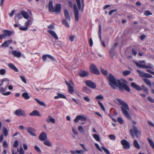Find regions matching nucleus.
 <instances>
[{
    "mask_svg": "<svg viewBox=\"0 0 154 154\" xmlns=\"http://www.w3.org/2000/svg\"><path fill=\"white\" fill-rule=\"evenodd\" d=\"M107 79L109 82V85L112 88L115 89L116 88L119 87L121 91L124 90L125 88L127 91H130V88L128 85L122 84L120 80L116 79L112 74H109Z\"/></svg>",
    "mask_w": 154,
    "mask_h": 154,
    "instance_id": "obj_1",
    "label": "nucleus"
},
{
    "mask_svg": "<svg viewBox=\"0 0 154 154\" xmlns=\"http://www.w3.org/2000/svg\"><path fill=\"white\" fill-rule=\"evenodd\" d=\"M116 100L118 101L122 106L121 107V109L122 113L129 120L131 119V117L128 112L129 109L128 104L123 101L119 98L116 99Z\"/></svg>",
    "mask_w": 154,
    "mask_h": 154,
    "instance_id": "obj_2",
    "label": "nucleus"
},
{
    "mask_svg": "<svg viewBox=\"0 0 154 154\" xmlns=\"http://www.w3.org/2000/svg\"><path fill=\"white\" fill-rule=\"evenodd\" d=\"M132 126L133 129L130 130V134L132 137H134L135 135L137 137H139L140 135V132L138 130L137 127L134 125H133Z\"/></svg>",
    "mask_w": 154,
    "mask_h": 154,
    "instance_id": "obj_3",
    "label": "nucleus"
},
{
    "mask_svg": "<svg viewBox=\"0 0 154 154\" xmlns=\"http://www.w3.org/2000/svg\"><path fill=\"white\" fill-rule=\"evenodd\" d=\"M90 70L91 72L96 75H98L100 72L96 66L94 64H91L90 67Z\"/></svg>",
    "mask_w": 154,
    "mask_h": 154,
    "instance_id": "obj_4",
    "label": "nucleus"
},
{
    "mask_svg": "<svg viewBox=\"0 0 154 154\" xmlns=\"http://www.w3.org/2000/svg\"><path fill=\"white\" fill-rule=\"evenodd\" d=\"M26 131L31 135L34 137L37 136V135L35 133L36 130L34 128L31 127H29L27 128Z\"/></svg>",
    "mask_w": 154,
    "mask_h": 154,
    "instance_id": "obj_5",
    "label": "nucleus"
},
{
    "mask_svg": "<svg viewBox=\"0 0 154 154\" xmlns=\"http://www.w3.org/2000/svg\"><path fill=\"white\" fill-rule=\"evenodd\" d=\"M79 120L82 121H86L87 120V119L83 115H78L75 117L74 121L75 122L77 123Z\"/></svg>",
    "mask_w": 154,
    "mask_h": 154,
    "instance_id": "obj_6",
    "label": "nucleus"
},
{
    "mask_svg": "<svg viewBox=\"0 0 154 154\" xmlns=\"http://www.w3.org/2000/svg\"><path fill=\"white\" fill-rule=\"evenodd\" d=\"M121 143L123 146V148L128 149L130 148V145L129 143L126 140H122L121 141Z\"/></svg>",
    "mask_w": 154,
    "mask_h": 154,
    "instance_id": "obj_7",
    "label": "nucleus"
},
{
    "mask_svg": "<svg viewBox=\"0 0 154 154\" xmlns=\"http://www.w3.org/2000/svg\"><path fill=\"white\" fill-rule=\"evenodd\" d=\"M73 8L75 19L77 21L79 19V12L76 5H74Z\"/></svg>",
    "mask_w": 154,
    "mask_h": 154,
    "instance_id": "obj_8",
    "label": "nucleus"
},
{
    "mask_svg": "<svg viewBox=\"0 0 154 154\" xmlns=\"http://www.w3.org/2000/svg\"><path fill=\"white\" fill-rule=\"evenodd\" d=\"M85 83L87 86L92 88L95 89L96 88V85L95 83L90 80L86 81Z\"/></svg>",
    "mask_w": 154,
    "mask_h": 154,
    "instance_id": "obj_9",
    "label": "nucleus"
},
{
    "mask_svg": "<svg viewBox=\"0 0 154 154\" xmlns=\"http://www.w3.org/2000/svg\"><path fill=\"white\" fill-rule=\"evenodd\" d=\"M136 65L138 67L142 68H151L152 66L150 63L148 64V66H146L144 64H140L136 62H134Z\"/></svg>",
    "mask_w": 154,
    "mask_h": 154,
    "instance_id": "obj_10",
    "label": "nucleus"
},
{
    "mask_svg": "<svg viewBox=\"0 0 154 154\" xmlns=\"http://www.w3.org/2000/svg\"><path fill=\"white\" fill-rule=\"evenodd\" d=\"M77 5L79 9H82V11L83 10L84 7V0H82V5L81 4L80 0H76Z\"/></svg>",
    "mask_w": 154,
    "mask_h": 154,
    "instance_id": "obj_11",
    "label": "nucleus"
},
{
    "mask_svg": "<svg viewBox=\"0 0 154 154\" xmlns=\"http://www.w3.org/2000/svg\"><path fill=\"white\" fill-rule=\"evenodd\" d=\"M46 122L48 123H50L51 122L53 124H55L56 123V121L51 116L48 115L46 120Z\"/></svg>",
    "mask_w": 154,
    "mask_h": 154,
    "instance_id": "obj_12",
    "label": "nucleus"
},
{
    "mask_svg": "<svg viewBox=\"0 0 154 154\" xmlns=\"http://www.w3.org/2000/svg\"><path fill=\"white\" fill-rule=\"evenodd\" d=\"M47 138V134L45 132L41 133L39 136V139L42 141L46 140Z\"/></svg>",
    "mask_w": 154,
    "mask_h": 154,
    "instance_id": "obj_13",
    "label": "nucleus"
},
{
    "mask_svg": "<svg viewBox=\"0 0 154 154\" xmlns=\"http://www.w3.org/2000/svg\"><path fill=\"white\" fill-rule=\"evenodd\" d=\"M14 114L17 116H23L25 115V112L24 111L20 109H19L15 111Z\"/></svg>",
    "mask_w": 154,
    "mask_h": 154,
    "instance_id": "obj_14",
    "label": "nucleus"
},
{
    "mask_svg": "<svg viewBox=\"0 0 154 154\" xmlns=\"http://www.w3.org/2000/svg\"><path fill=\"white\" fill-rule=\"evenodd\" d=\"M7 88L6 86L5 88H3V87H1L0 88V91L2 93V94L5 96L11 94V92L10 91H8L6 93H4L5 91L6 90Z\"/></svg>",
    "mask_w": 154,
    "mask_h": 154,
    "instance_id": "obj_15",
    "label": "nucleus"
},
{
    "mask_svg": "<svg viewBox=\"0 0 154 154\" xmlns=\"http://www.w3.org/2000/svg\"><path fill=\"white\" fill-rule=\"evenodd\" d=\"M47 31L56 40L58 39V37L54 31L51 30H48Z\"/></svg>",
    "mask_w": 154,
    "mask_h": 154,
    "instance_id": "obj_16",
    "label": "nucleus"
},
{
    "mask_svg": "<svg viewBox=\"0 0 154 154\" xmlns=\"http://www.w3.org/2000/svg\"><path fill=\"white\" fill-rule=\"evenodd\" d=\"M12 42V40L6 41L2 44L1 47L4 48L7 47Z\"/></svg>",
    "mask_w": 154,
    "mask_h": 154,
    "instance_id": "obj_17",
    "label": "nucleus"
},
{
    "mask_svg": "<svg viewBox=\"0 0 154 154\" xmlns=\"http://www.w3.org/2000/svg\"><path fill=\"white\" fill-rule=\"evenodd\" d=\"M88 72L85 70L81 71L79 73L78 75L80 77H84L88 76Z\"/></svg>",
    "mask_w": 154,
    "mask_h": 154,
    "instance_id": "obj_18",
    "label": "nucleus"
},
{
    "mask_svg": "<svg viewBox=\"0 0 154 154\" xmlns=\"http://www.w3.org/2000/svg\"><path fill=\"white\" fill-rule=\"evenodd\" d=\"M29 115L31 116H35L39 117H41V115L40 113L37 110H35L33 111L32 112L29 114Z\"/></svg>",
    "mask_w": 154,
    "mask_h": 154,
    "instance_id": "obj_19",
    "label": "nucleus"
},
{
    "mask_svg": "<svg viewBox=\"0 0 154 154\" xmlns=\"http://www.w3.org/2000/svg\"><path fill=\"white\" fill-rule=\"evenodd\" d=\"M131 86L134 88L138 91H140L142 90V88H141L139 86L136 84L134 82H132L131 84Z\"/></svg>",
    "mask_w": 154,
    "mask_h": 154,
    "instance_id": "obj_20",
    "label": "nucleus"
},
{
    "mask_svg": "<svg viewBox=\"0 0 154 154\" xmlns=\"http://www.w3.org/2000/svg\"><path fill=\"white\" fill-rule=\"evenodd\" d=\"M3 32H4V34L5 35V37H9L11 36L13 34V32L9 30H5L3 31Z\"/></svg>",
    "mask_w": 154,
    "mask_h": 154,
    "instance_id": "obj_21",
    "label": "nucleus"
},
{
    "mask_svg": "<svg viewBox=\"0 0 154 154\" xmlns=\"http://www.w3.org/2000/svg\"><path fill=\"white\" fill-rule=\"evenodd\" d=\"M49 10L50 11L54 12L55 11L54 8L53 6L52 2L51 1H50L49 2L48 5Z\"/></svg>",
    "mask_w": 154,
    "mask_h": 154,
    "instance_id": "obj_22",
    "label": "nucleus"
},
{
    "mask_svg": "<svg viewBox=\"0 0 154 154\" xmlns=\"http://www.w3.org/2000/svg\"><path fill=\"white\" fill-rule=\"evenodd\" d=\"M8 66L11 69L16 72H18V69L12 63H9L8 65Z\"/></svg>",
    "mask_w": 154,
    "mask_h": 154,
    "instance_id": "obj_23",
    "label": "nucleus"
},
{
    "mask_svg": "<svg viewBox=\"0 0 154 154\" xmlns=\"http://www.w3.org/2000/svg\"><path fill=\"white\" fill-rule=\"evenodd\" d=\"M61 5L60 4H57L55 7V8H54V10H55L54 12H55L57 14H59L61 11Z\"/></svg>",
    "mask_w": 154,
    "mask_h": 154,
    "instance_id": "obj_24",
    "label": "nucleus"
},
{
    "mask_svg": "<svg viewBox=\"0 0 154 154\" xmlns=\"http://www.w3.org/2000/svg\"><path fill=\"white\" fill-rule=\"evenodd\" d=\"M12 53L14 56L18 58L20 57L21 55L20 52V51L17 52L15 50L12 51Z\"/></svg>",
    "mask_w": 154,
    "mask_h": 154,
    "instance_id": "obj_25",
    "label": "nucleus"
},
{
    "mask_svg": "<svg viewBox=\"0 0 154 154\" xmlns=\"http://www.w3.org/2000/svg\"><path fill=\"white\" fill-rule=\"evenodd\" d=\"M55 99H58L59 98H62L64 99H66V97L63 94L61 93H58L57 96H55L54 97Z\"/></svg>",
    "mask_w": 154,
    "mask_h": 154,
    "instance_id": "obj_26",
    "label": "nucleus"
},
{
    "mask_svg": "<svg viewBox=\"0 0 154 154\" xmlns=\"http://www.w3.org/2000/svg\"><path fill=\"white\" fill-rule=\"evenodd\" d=\"M9 81H10V80L9 79H6V78H5V79L2 80H1V83L0 84V86H1L3 85L4 82H7V84L5 85V86H6V88H7L8 85L9 84Z\"/></svg>",
    "mask_w": 154,
    "mask_h": 154,
    "instance_id": "obj_27",
    "label": "nucleus"
},
{
    "mask_svg": "<svg viewBox=\"0 0 154 154\" xmlns=\"http://www.w3.org/2000/svg\"><path fill=\"white\" fill-rule=\"evenodd\" d=\"M83 91L87 94H89L91 92V90L87 87L84 86L83 88Z\"/></svg>",
    "mask_w": 154,
    "mask_h": 154,
    "instance_id": "obj_28",
    "label": "nucleus"
},
{
    "mask_svg": "<svg viewBox=\"0 0 154 154\" xmlns=\"http://www.w3.org/2000/svg\"><path fill=\"white\" fill-rule=\"evenodd\" d=\"M64 15L66 18L68 20H70V17L68 11L66 9L64 10Z\"/></svg>",
    "mask_w": 154,
    "mask_h": 154,
    "instance_id": "obj_29",
    "label": "nucleus"
},
{
    "mask_svg": "<svg viewBox=\"0 0 154 154\" xmlns=\"http://www.w3.org/2000/svg\"><path fill=\"white\" fill-rule=\"evenodd\" d=\"M21 11L23 17L25 19H28L29 17V15L28 13L23 11Z\"/></svg>",
    "mask_w": 154,
    "mask_h": 154,
    "instance_id": "obj_30",
    "label": "nucleus"
},
{
    "mask_svg": "<svg viewBox=\"0 0 154 154\" xmlns=\"http://www.w3.org/2000/svg\"><path fill=\"white\" fill-rule=\"evenodd\" d=\"M35 100L37 102V103L40 105L43 106H45L46 104L43 101H40V100L37 98H35Z\"/></svg>",
    "mask_w": 154,
    "mask_h": 154,
    "instance_id": "obj_31",
    "label": "nucleus"
},
{
    "mask_svg": "<svg viewBox=\"0 0 154 154\" xmlns=\"http://www.w3.org/2000/svg\"><path fill=\"white\" fill-rule=\"evenodd\" d=\"M133 144L134 146L137 149H139L140 148V146L136 140L134 141Z\"/></svg>",
    "mask_w": 154,
    "mask_h": 154,
    "instance_id": "obj_32",
    "label": "nucleus"
},
{
    "mask_svg": "<svg viewBox=\"0 0 154 154\" xmlns=\"http://www.w3.org/2000/svg\"><path fill=\"white\" fill-rule=\"evenodd\" d=\"M137 71L139 74V76L142 77H145L146 73L141 72L139 70L137 69Z\"/></svg>",
    "mask_w": 154,
    "mask_h": 154,
    "instance_id": "obj_33",
    "label": "nucleus"
},
{
    "mask_svg": "<svg viewBox=\"0 0 154 154\" xmlns=\"http://www.w3.org/2000/svg\"><path fill=\"white\" fill-rule=\"evenodd\" d=\"M22 96L23 97L25 100H27L30 98L29 96L26 92L23 93L22 94Z\"/></svg>",
    "mask_w": 154,
    "mask_h": 154,
    "instance_id": "obj_34",
    "label": "nucleus"
},
{
    "mask_svg": "<svg viewBox=\"0 0 154 154\" xmlns=\"http://www.w3.org/2000/svg\"><path fill=\"white\" fill-rule=\"evenodd\" d=\"M143 81L147 85L151 86V82L148 79L146 78L143 79Z\"/></svg>",
    "mask_w": 154,
    "mask_h": 154,
    "instance_id": "obj_35",
    "label": "nucleus"
},
{
    "mask_svg": "<svg viewBox=\"0 0 154 154\" xmlns=\"http://www.w3.org/2000/svg\"><path fill=\"white\" fill-rule=\"evenodd\" d=\"M2 131L5 137H6L8 135V131L5 127H3L2 128Z\"/></svg>",
    "mask_w": 154,
    "mask_h": 154,
    "instance_id": "obj_36",
    "label": "nucleus"
},
{
    "mask_svg": "<svg viewBox=\"0 0 154 154\" xmlns=\"http://www.w3.org/2000/svg\"><path fill=\"white\" fill-rule=\"evenodd\" d=\"M62 23L63 25H65L67 27L69 28L70 27V26L69 23L66 20L63 19L62 20Z\"/></svg>",
    "mask_w": 154,
    "mask_h": 154,
    "instance_id": "obj_37",
    "label": "nucleus"
},
{
    "mask_svg": "<svg viewBox=\"0 0 154 154\" xmlns=\"http://www.w3.org/2000/svg\"><path fill=\"white\" fill-rule=\"evenodd\" d=\"M68 90L69 92L72 94H73L74 92L73 87L72 86L68 88Z\"/></svg>",
    "mask_w": 154,
    "mask_h": 154,
    "instance_id": "obj_38",
    "label": "nucleus"
},
{
    "mask_svg": "<svg viewBox=\"0 0 154 154\" xmlns=\"http://www.w3.org/2000/svg\"><path fill=\"white\" fill-rule=\"evenodd\" d=\"M44 143L45 145L49 146H51L52 144L50 141L48 140H44Z\"/></svg>",
    "mask_w": 154,
    "mask_h": 154,
    "instance_id": "obj_39",
    "label": "nucleus"
},
{
    "mask_svg": "<svg viewBox=\"0 0 154 154\" xmlns=\"http://www.w3.org/2000/svg\"><path fill=\"white\" fill-rule=\"evenodd\" d=\"M148 141L150 145L154 149V143L152 141V140L149 138H147Z\"/></svg>",
    "mask_w": 154,
    "mask_h": 154,
    "instance_id": "obj_40",
    "label": "nucleus"
},
{
    "mask_svg": "<svg viewBox=\"0 0 154 154\" xmlns=\"http://www.w3.org/2000/svg\"><path fill=\"white\" fill-rule=\"evenodd\" d=\"M101 26L100 24L99 25V37L100 40L101 42H102V39L101 38Z\"/></svg>",
    "mask_w": 154,
    "mask_h": 154,
    "instance_id": "obj_41",
    "label": "nucleus"
},
{
    "mask_svg": "<svg viewBox=\"0 0 154 154\" xmlns=\"http://www.w3.org/2000/svg\"><path fill=\"white\" fill-rule=\"evenodd\" d=\"M104 97L103 95L100 94L98 96H97L95 97V100H101L103 99Z\"/></svg>",
    "mask_w": 154,
    "mask_h": 154,
    "instance_id": "obj_42",
    "label": "nucleus"
},
{
    "mask_svg": "<svg viewBox=\"0 0 154 154\" xmlns=\"http://www.w3.org/2000/svg\"><path fill=\"white\" fill-rule=\"evenodd\" d=\"M17 152H19V154H24V152L23 149L21 145V147L20 149V150H19L18 149H17Z\"/></svg>",
    "mask_w": 154,
    "mask_h": 154,
    "instance_id": "obj_43",
    "label": "nucleus"
},
{
    "mask_svg": "<svg viewBox=\"0 0 154 154\" xmlns=\"http://www.w3.org/2000/svg\"><path fill=\"white\" fill-rule=\"evenodd\" d=\"M32 23L31 20H28L25 23V26L26 27L28 26L29 24Z\"/></svg>",
    "mask_w": 154,
    "mask_h": 154,
    "instance_id": "obj_44",
    "label": "nucleus"
},
{
    "mask_svg": "<svg viewBox=\"0 0 154 154\" xmlns=\"http://www.w3.org/2000/svg\"><path fill=\"white\" fill-rule=\"evenodd\" d=\"M93 137L97 141H100V138L99 136L97 134H94L93 135Z\"/></svg>",
    "mask_w": 154,
    "mask_h": 154,
    "instance_id": "obj_45",
    "label": "nucleus"
},
{
    "mask_svg": "<svg viewBox=\"0 0 154 154\" xmlns=\"http://www.w3.org/2000/svg\"><path fill=\"white\" fill-rule=\"evenodd\" d=\"M78 130L82 133H83L84 132V130L82 126H79L78 127Z\"/></svg>",
    "mask_w": 154,
    "mask_h": 154,
    "instance_id": "obj_46",
    "label": "nucleus"
},
{
    "mask_svg": "<svg viewBox=\"0 0 154 154\" xmlns=\"http://www.w3.org/2000/svg\"><path fill=\"white\" fill-rule=\"evenodd\" d=\"M98 102L100 107L102 109V110H103L104 111H105V109L103 105V103L99 101H98Z\"/></svg>",
    "mask_w": 154,
    "mask_h": 154,
    "instance_id": "obj_47",
    "label": "nucleus"
},
{
    "mask_svg": "<svg viewBox=\"0 0 154 154\" xmlns=\"http://www.w3.org/2000/svg\"><path fill=\"white\" fill-rule=\"evenodd\" d=\"M101 148L107 154H110V153L109 150L103 146L101 147Z\"/></svg>",
    "mask_w": 154,
    "mask_h": 154,
    "instance_id": "obj_48",
    "label": "nucleus"
},
{
    "mask_svg": "<svg viewBox=\"0 0 154 154\" xmlns=\"http://www.w3.org/2000/svg\"><path fill=\"white\" fill-rule=\"evenodd\" d=\"M101 71L102 73L104 75H106L108 74L106 70H105L104 69L101 68Z\"/></svg>",
    "mask_w": 154,
    "mask_h": 154,
    "instance_id": "obj_49",
    "label": "nucleus"
},
{
    "mask_svg": "<svg viewBox=\"0 0 154 154\" xmlns=\"http://www.w3.org/2000/svg\"><path fill=\"white\" fill-rule=\"evenodd\" d=\"M118 121L120 123L121 125H122L124 124V122L123 120L121 117H118L117 119Z\"/></svg>",
    "mask_w": 154,
    "mask_h": 154,
    "instance_id": "obj_50",
    "label": "nucleus"
},
{
    "mask_svg": "<svg viewBox=\"0 0 154 154\" xmlns=\"http://www.w3.org/2000/svg\"><path fill=\"white\" fill-rule=\"evenodd\" d=\"M131 73L130 71L129 70H125L123 73V75L125 76H126L129 75Z\"/></svg>",
    "mask_w": 154,
    "mask_h": 154,
    "instance_id": "obj_51",
    "label": "nucleus"
},
{
    "mask_svg": "<svg viewBox=\"0 0 154 154\" xmlns=\"http://www.w3.org/2000/svg\"><path fill=\"white\" fill-rule=\"evenodd\" d=\"M22 16L23 14H22V11H21L20 13L18 14L17 15V17L19 20H20L21 19L22 17Z\"/></svg>",
    "mask_w": 154,
    "mask_h": 154,
    "instance_id": "obj_52",
    "label": "nucleus"
},
{
    "mask_svg": "<svg viewBox=\"0 0 154 154\" xmlns=\"http://www.w3.org/2000/svg\"><path fill=\"white\" fill-rule=\"evenodd\" d=\"M152 14V13L150 12L149 11H146L144 14V15L146 16H148Z\"/></svg>",
    "mask_w": 154,
    "mask_h": 154,
    "instance_id": "obj_53",
    "label": "nucleus"
},
{
    "mask_svg": "<svg viewBox=\"0 0 154 154\" xmlns=\"http://www.w3.org/2000/svg\"><path fill=\"white\" fill-rule=\"evenodd\" d=\"M6 70L5 69H1L0 70V74L1 75H3L5 74Z\"/></svg>",
    "mask_w": 154,
    "mask_h": 154,
    "instance_id": "obj_54",
    "label": "nucleus"
},
{
    "mask_svg": "<svg viewBox=\"0 0 154 154\" xmlns=\"http://www.w3.org/2000/svg\"><path fill=\"white\" fill-rule=\"evenodd\" d=\"M142 88L143 89L144 91L146 92L147 94H148V91L147 88L143 85H142Z\"/></svg>",
    "mask_w": 154,
    "mask_h": 154,
    "instance_id": "obj_55",
    "label": "nucleus"
},
{
    "mask_svg": "<svg viewBox=\"0 0 154 154\" xmlns=\"http://www.w3.org/2000/svg\"><path fill=\"white\" fill-rule=\"evenodd\" d=\"M35 150H36V151L37 152H38V153H40L41 152V151L40 148L38 146H35Z\"/></svg>",
    "mask_w": 154,
    "mask_h": 154,
    "instance_id": "obj_56",
    "label": "nucleus"
},
{
    "mask_svg": "<svg viewBox=\"0 0 154 154\" xmlns=\"http://www.w3.org/2000/svg\"><path fill=\"white\" fill-rule=\"evenodd\" d=\"M109 138L112 140H115L116 139L115 136L113 134H111L109 136Z\"/></svg>",
    "mask_w": 154,
    "mask_h": 154,
    "instance_id": "obj_57",
    "label": "nucleus"
},
{
    "mask_svg": "<svg viewBox=\"0 0 154 154\" xmlns=\"http://www.w3.org/2000/svg\"><path fill=\"white\" fill-rule=\"evenodd\" d=\"M75 36L73 35H71L69 36V39L71 41H73L75 38Z\"/></svg>",
    "mask_w": 154,
    "mask_h": 154,
    "instance_id": "obj_58",
    "label": "nucleus"
},
{
    "mask_svg": "<svg viewBox=\"0 0 154 154\" xmlns=\"http://www.w3.org/2000/svg\"><path fill=\"white\" fill-rule=\"evenodd\" d=\"M84 100L88 102H89L90 101V99L87 96L84 97Z\"/></svg>",
    "mask_w": 154,
    "mask_h": 154,
    "instance_id": "obj_59",
    "label": "nucleus"
},
{
    "mask_svg": "<svg viewBox=\"0 0 154 154\" xmlns=\"http://www.w3.org/2000/svg\"><path fill=\"white\" fill-rule=\"evenodd\" d=\"M20 78L22 80V81L24 83H26V79L24 78V77L22 76H20Z\"/></svg>",
    "mask_w": 154,
    "mask_h": 154,
    "instance_id": "obj_60",
    "label": "nucleus"
},
{
    "mask_svg": "<svg viewBox=\"0 0 154 154\" xmlns=\"http://www.w3.org/2000/svg\"><path fill=\"white\" fill-rule=\"evenodd\" d=\"M48 28L49 29V30L53 29L54 28V26L52 25H50L48 26Z\"/></svg>",
    "mask_w": 154,
    "mask_h": 154,
    "instance_id": "obj_61",
    "label": "nucleus"
},
{
    "mask_svg": "<svg viewBox=\"0 0 154 154\" xmlns=\"http://www.w3.org/2000/svg\"><path fill=\"white\" fill-rule=\"evenodd\" d=\"M118 45V44L117 43H116L114 44V45L110 49V50L114 51L115 49V48Z\"/></svg>",
    "mask_w": 154,
    "mask_h": 154,
    "instance_id": "obj_62",
    "label": "nucleus"
},
{
    "mask_svg": "<svg viewBox=\"0 0 154 154\" xmlns=\"http://www.w3.org/2000/svg\"><path fill=\"white\" fill-rule=\"evenodd\" d=\"M18 145V142L17 140H15L14 144V146L15 147H17Z\"/></svg>",
    "mask_w": 154,
    "mask_h": 154,
    "instance_id": "obj_63",
    "label": "nucleus"
},
{
    "mask_svg": "<svg viewBox=\"0 0 154 154\" xmlns=\"http://www.w3.org/2000/svg\"><path fill=\"white\" fill-rule=\"evenodd\" d=\"M148 99L150 102L154 103V100L152 97L149 96L148 97Z\"/></svg>",
    "mask_w": 154,
    "mask_h": 154,
    "instance_id": "obj_64",
    "label": "nucleus"
}]
</instances>
